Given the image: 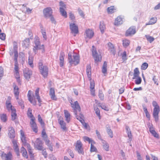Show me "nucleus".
Wrapping results in <instances>:
<instances>
[{
  "label": "nucleus",
  "instance_id": "obj_17",
  "mask_svg": "<svg viewBox=\"0 0 160 160\" xmlns=\"http://www.w3.org/2000/svg\"><path fill=\"white\" fill-rule=\"evenodd\" d=\"M70 28L71 33L73 34L74 36L79 32L78 26L75 23H71L70 24Z\"/></svg>",
  "mask_w": 160,
  "mask_h": 160
},
{
  "label": "nucleus",
  "instance_id": "obj_12",
  "mask_svg": "<svg viewBox=\"0 0 160 160\" xmlns=\"http://www.w3.org/2000/svg\"><path fill=\"white\" fill-rule=\"evenodd\" d=\"M58 121L59 124L61 128L64 132H67L68 131V128L66 126V124L64 121L63 119L61 116H60L58 119Z\"/></svg>",
  "mask_w": 160,
  "mask_h": 160
},
{
  "label": "nucleus",
  "instance_id": "obj_46",
  "mask_svg": "<svg viewBox=\"0 0 160 160\" xmlns=\"http://www.w3.org/2000/svg\"><path fill=\"white\" fill-rule=\"evenodd\" d=\"M121 56L123 62L126 61L127 60V52L126 51H124L121 54Z\"/></svg>",
  "mask_w": 160,
  "mask_h": 160
},
{
  "label": "nucleus",
  "instance_id": "obj_37",
  "mask_svg": "<svg viewBox=\"0 0 160 160\" xmlns=\"http://www.w3.org/2000/svg\"><path fill=\"white\" fill-rule=\"evenodd\" d=\"M40 88H37L35 91V96L36 97V98L38 100V102L39 103L41 102V100L40 98V97L39 95V91Z\"/></svg>",
  "mask_w": 160,
  "mask_h": 160
},
{
  "label": "nucleus",
  "instance_id": "obj_58",
  "mask_svg": "<svg viewBox=\"0 0 160 160\" xmlns=\"http://www.w3.org/2000/svg\"><path fill=\"white\" fill-rule=\"evenodd\" d=\"M108 45L109 47V49L111 51H115L114 47L112 43L110 42H109L108 43Z\"/></svg>",
  "mask_w": 160,
  "mask_h": 160
},
{
  "label": "nucleus",
  "instance_id": "obj_22",
  "mask_svg": "<svg viewBox=\"0 0 160 160\" xmlns=\"http://www.w3.org/2000/svg\"><path fill=\"white\" fill-rule=\"evenodd\" d=\"M12 142L13 145V148L14 151L16 152L17 156H19L20 154L19 148L17 144V141L15 140H13Z\"/></svg>",
  "mask_w": 160,
  "mask_h": 160
},
{
  "label": "nucleus",
  "instance_id": "obj_29",
  "mask_svg": "<svg viewBox=\"0 0 160 160\" xmlns=\"http://www.w3.org/2000/svg\"><path fill=\"white\" fill-rule=\"evenodd\" d=\"M49 95L52 100L56 101L57 98L55 95V91L54 88H51L50 90Z\"/></svg>",
  "mask_w": 160,
  "mask_h": 160
},
{
  "label": "nucleus",
  "instance_id": "obj_61",
  "mask_svg": "<svg viewBox=\"0 0 160 160\" xmlns=\"http://www.w3.org/2000/svg\"><path fill=\"white\" fill-rule=\"evenodd\" d=\"M41 32L43 36V38L45 40H46L47 39V35H46V32L45 30L43 28L41 29Z\"/></svg>",
  "mask_w": 160,
  "mask_h": 160
},
{
  "label": "nucleus",
  "instance_id": "obj_47",
  "mask_svg": "<svg viewBox=\"0 0 160 160\" xmlns=\"http://www.w3.org/2000/svg\"><path fill=\"white\" fill-rule=\"evenodd\" d=\"M60 11L62 16H63L65 18H67V13L63 8L60 7Z\"/></svg>",
  "mask_w": 160,
  "mask_h": 160
},
{
  "label": "nucleus",
  "instance_id": "obj_28",
  "mask_svg": "<svg viewBox=\"0 0 160 160\" xmlns=\"http://www.w3.org/2000/svg\"><path fill=\"white\" fill-rule=\"evenodd\" d=\"M13 92L14 96L17 100L19 99V88L15 84L14 86Z\"/></svg>",
  "mask_w": 160,
  "mask_h": 160
},
{
  "label": "nucleus",
  "instance_id": "obj_21",
  "mask_svg": "<svg viewBox=\"0 0 160 160\" xmlns=\"http://www.w3.org/2000/svg\"><path fill=\"white\" fill-rule=\"evenodd\" d=\"M83 116L82 114H80V116H76V118L78 120L82 123V125L86 129H87L89 127V125L88 123L85 122L84 120L83 119Z\"/></svg>",
  "mask_w": 160,
  "mask_h": 160
},
{
  "label": "nucleus",
  "instance_id": "obj_55",
  "mask_svg": "<svg viewBox=\"0 0 160 160\" xmlns=\"http://www.w3.org/2000/svg\"><path fill=\"white\" fill-rule=\"evenodd\" d=\"M148 64L147 62L143 63L141 66V69L142 70H145L148 68Z\"/></svg>",
  "mask_w": 160,
  "mask_h": 160
},
{
  "label": "nucleus",
  "instance_id": "obj_20",
  "mask_svg": "<svg viewBox=\"0 0 160 160\" xmlns=\"http://www.w3.org/2000/svg\"><path fill=\"white\" fill-rule=\"evenodd\" d=\"M30 124L31 127L33 132L35 133H37L38 131V127L35 122V120L33 119L32 120H30Z\"/></svg>",
  "mask_w": 160,
  "mask_h": 160
},
{
  "label": "nucleus",
  "instance_id": "obj_10",
  "mask_svg": "<svg viewBox=\"0 0 160 160\" xmlns=\"http://www.w3.org/2000/svg\"><path fill=\"white\" fill-rule=\"evenodd\" d=\"M28 99L30 103L34 105H36L37 101L34 95L33 92L30 90L28 91L27 94Z\"/></svg>",
  "mask_w": 160,
  "mask_h": 160
},
{
  "label": "nucleus",
  "instance_id": "obj_14",
  "mask_svg": "<svg viewBox=\"0 0 160 160\" xmlns=\"http://www.w3.org/2000/svg\"><path fill=\"white\" fill-rule=\"evenodd\" d=\"M23 74L26 79L29 81L32 75V71L29 68H26L23 70Z\"/></svg>",
  "mask_w": 160,
  "mask_h": 160
},
{
  "label": "nucleus",
  "instance_id": "obj_40",
  "mask_svg": "<svg viewBox=\"0 0 160 160\" xmlns=\"http://www.w3.org/2000/svg\"><path fill=\"white\" fill-rule=\"evenodd\" d=\"M133 77V79L136 78L137 77H139L140 72L139 69L138 68H135L134 70Z\"/></svg>",
  "mask_w": 160,
  "mask_h": 160
},
{
  "label": "nucleus",
  "instance_id": "obj_11",
  "mask_svg": "<svg viewBox=\"0 0 160 160\" xmlns=\"http://www.w3.org/2000/svg\"><path fill=\"white\" fill-rule=\"evenodd\" d=\"M75 148L76 150L79 154L82 155L84 154V152L83 148L82 147V144L80 140L77 141Z\"/></svg>",
  "mask_w": 160,
  "mask_h": 160
},
{
  "label": "nucleus",
  "instance_id": "obj_15",
  "mask_svg": "<svg viewBox=\"0 0 160 160\" xmlns=\"http://www.w3.org/2000/svg\"><path fill=\"white\" fill-rule=\"evenodd\" d=\"M34 147L35 148L40 151H41L43 148V142L40 138H37L36 139L34 143Z\"/></svg>",
  "mask_w": 160,
  "mask_h": 160
},
{
  "label": "nucleus",
  "instance_id": "obj_36",
  "mask_svg": "<svg viewBox=\"0 0 160 160\" xmlns=\"http://www.w3.org/2000/svg\"><path fill=\"white\" fill-rule=\"evenodd\" d=\"M27 115L29 118H30V120H35V118L32 113V109L29 108H28L27 112Z\"/></svg>",
  "mask_w": 160,
  "mask_h": 160
},
{
  "label": "nucleus",
  "instance_id": "obj_43",
  "mask_svg": "<svg viewBox=\"0 0 160 160\" xmlns=\"http://www.w3.org/2000/svg\"><path fill=\"white\" fill-rule=\"evenodd\" d=\"M14 60L15 61L14 66L18 65V53L17 50H14Z\"/></svg>",
  "mask_w": 160,
  "mask_h": 160
},
{
  "label": "nucleus",
  "instance_id": "obj_4",
  "mask_svg": "<svg viewBox=\"0 0 160 160\" xmlns=\"http://www.w3.org/2000/svg\"><path fill=\"white\" fill-rule=\"evenodd\" d=\"M35 46L33 48V51L36 52L38 50H41L42 52H44L45 51L44 47L43 45H40V42L39 38L38 37H36L34 40Z\"/></svg>",
  "mask_w": 160,
  "mask_h": 160
},
{
  "label": "nucleus",
  "instance_id": "obj_44",
  "mask_svg": "<svg viewBox=\"0 0 160 160\" xmlns=\"http://www.w3.org/2000/svg\"><path fill=\"white\" fill-rule=\"evenodd\" d=\"M38 117L39 122L40 123L42 127L44 128L45 127V123L43 121L41 115L40 114H38Z\"/></svg>",
  "mask_w": 160,
  "mask_h": 160
},
{
  "label": "nucleus",
  "instance_id": "obj_39",
  "mask_svg": "<svg viewBox=\"0 0 160 160\" xmlns=\"http://www.w3.org/2000/svg\"><path fill=\"white\" fill-rule=\"evenodd\" d=\"M99 28L102 33H103L106 29L105 25L103 21H101L100 22L99 24Z\"/></svg>",
  "mask_w": 160,
  "mask_h": 160
},
{
  "label": "nucleus",
  "instance_id": "obj_42",
  "mask_svg": "<svg viewBox=\"0 0 160 160\" xmlns=\"http://www.w3.org/2000/svg\"><path fill=\"white\" fill-rule=\"evenodd\" d=\"M123 46L125 48H127L129 46L130 41L127 39L123 40L122 41Z\"/></svg>",
  "mask_w": 160,
  "mask_h": 160
},
{
  "label": "nucleus",
  "instance_id": "obj_35",
  "mask_svg": "<svg viewBox=\"0 0 160 160\" xmlns=\"http://www.w3.org/2000/svg\"><path fill=\"white\" fill-rule=\"evenodd\" d=\"M157 19L156 17L152 18L149 20L148 23L146 24V26L154 24L157 22Z\"/></svg>",
  "mask_w": 160,
  "mask_h": 160
},
{
  "label": "nucleus",
  "instance_id": "obj_9",
  "mask_svg": "<svg viewBox=\"0 0 160 160\" xmlns=\"http://www.w3.org/2000/svg\"><path fill=\"white\" fill-rule=\"evenodd\" d=\"M20 138L21 142L22 143V145L26 147L27 148H30L31 146L30 144L27 142L26 137L23 131L22 130H20Z\"/></svg>",
  "mask_w": 160,
  "mask_h": 160
},
{
  "label": "nucleus",
  "instance_id": "obj_59",
  "mask_svg": "<svg viewBox=\"0 0 160 160\" xmlns=\"http://www.w3.org/2000/svg\"><path fill=\"white\" fill-rule=\"evenodd\" d=\"M6 34L4 33H2V30L0 29V39L2 40L5 39Z\"/></svg>",
  "mask_w": 160,
  "mask_h": 160
},
{
  "label": "nucleus",
  "instance_id": "obj_50",
  "mask_svg": "<svg viewBox=\"0 0 160 160\" xmlns=\"http://www.w3.org/2000/svg\"><path fill=\"white\" fill-rule=\"evenodd\" d=\"M33 58L32 56H29L28 58V63L32 68H33Z\"/></svg>",
  "mask_w": 160,
  "mask_h": 160
},
{
  "label": "nucleus",
  "instance_id": "obj_53",
  "mask_svg": "<svg viewBox=\"0 0 160 160\" xmlns=\"http://www.w3.org/2000/svg\"><path fill=\"white\" fill-rule=\"evenodd\" d=\"M0 118L1 120L3 122H5L7 120V117L6 114H2L0 115Z\"/></svg>",
  "mask_w": 160,
  "mask_h": 160
},
{
  "label": "nucleus",
  "instance_id": "obj_7",
  "mask_svg": "<svg viewBox=\"0 0 160 160\" xmlns=\"http://www.w3.org/2000/svg\"><path fill=\"white\" fill-rule=\"evenodd\" d=\"M68 59L69 62L72 65H76L79 62V57L77 55H73L72 57L71 54L69 53L68 54Z\"/></svg>",
  "mask_w": 160,
  "mask_h": 160
},
{
  "label": "nucleus",
  "instance_id": "obj_5",
  "mask_svg": "<svg viewBox=\"0 0 160 160\" xmlns=\"http://www.w3.org/2000/svg\"><path fill=\"white\" fill-rule=\"evenodd\" d=\"M71 107L72 108L76 116H79V114H81V108L77 101L73 102L72 100L70 102Z\"/></svg>",
  "mask_w": 160,
  "mask_h": 160
},
{
  "label": "nucleus",
  "instance_id": "obj_34",
  "mask_svg": "<svg viewBox=\"0 0 160 160\" xmlns=\"http://www.w3.org/2000/svg\"><path fill=\"white\" fill-rule=\"evenodd\" d=\"M87 74L89 80H91V68L90 65L87 66L86 69Z\"/></svg>",
  "mask_w": 160,
  "mask_h": 160
},
{
  "label": "nucleus",
  "instance_id": "obj_56",
  "mask_svg": "<svg viewBox=\"0 0 160 160\" xmlns=\"http://www.w3.org/2000/svg\"><path fill=\"white\" fill-rule=\"evenodd\" d=\"M115 10V8L113 6H111L108 7L107 9L108 12L109 13H112L114 12Z\"/></svg>",
  "mask_w": 160,
  "mask_h": 160
},
{
  "label": "nucleus",
  "instance_id": "obj_23",
  "mask_svg": "<svg viewBox=\"0 0 160 160\" xmlns=\"http://www.w3.org/2000/svg\"><path fill=\"white\" fill-rule=\"evenodd\" d=\"M94 33L93 31L91 29H87L85 32L86 38L90 39L94 36Z\"/></svg>",
  "mask_w": 160,
  "mask_h": 160
},
{
  "label": "nucleus",
  "instance_id": "obj_62",
  "mask_svg": "<svg viewBox=\"0 0 160 160\" xmlns=\"http://www.w3.org/2000/svg\"><path fill=\"white\" fill-rule=\"evenodd\" d=\"M42 151V154L43 155L45 158H46L48 156V153L46 150L45 148H43Z\"/></svg>",
  "mask_w": 160,
  "mask_h": 160
},
{
  "label": "nucleus",
  "instance_id": "obj_26",
  "mask_svg": "<svg viewBox=\"0 0 160 160\" xmlns=\"http://www.w3.org/2000/svg\"><path fill=\"white\" fill-rule=\"evenodd\" d=\"M90 81V91L91 94L93 95H95V90L94 89L95 87V83L94 80H89Z\"/></svg>",
  "mask_w": 160,
  "mask_h": 160
},
{
  "label": "nucleus",
  "instance_id": "obj_1",
  "mask_svg": "<svg viewBox=\"0 0 160 160\" xmlns=\"http://www.w3.org/2000/svg\"><path fill=\"white\" fill-rule=\"evenodd\" d=\"M8 101L6 102V105L7 109L8 111H11V119L12 120H15L17 118V114L16 113V110L14 107H13L10 103V101L11 100V98L8 97Z\"/></svg>",
  "mask_w": 160,
  "mask_h": 160
},
{
  "label": "nucleus",
  "instance_id": "obj_63",
  "mask_svg": "<svg viewBox=\"0 0 160 160\" xmlns=\"http://www.w3.org/2000/svg\"><path fill=\"white\" fill-rule=\"evenodd\" d=\"M67 152H68V153L69 154V155L72 158H73L74 157V155L73 153V152L72 151V150L70 149H68L67 150Z\"/></svg>",
  "mask_w": 160,
  "mask_h": 160
},
{
  "label": "nucleus",
  "instance_id": "obj_13",
  "mask_svg": "<svg viewBox=\"0 0 160 160\" xmlns=\"http://www.w3.org/2000/svg\"><path fill=\"white\" fill-rule=\"evenodd\" d=\"M136 28L135 26L130 27L125 32V35L126 37L131 36L136 33Z\"/></svg>",
  "mask_w": 160,
  "mask_h": 160
},
{
  "label": "nucleus",
  "instance_id": "obj_8",
  "mask_svg": "<svg viewBox=\"0 0 160 160\" xmlns=\"http://www.w3.org/2000/svg\"><path fill=\"white\" fill-rule=\"evenodd\" d=\"M92 56L96 63H98L101 61L102 57L101 54H98L96 49L94 46H92Z\"/></svg>",
  "mask_w": 160,
  "mask_h": 160
},
{
  "label": "nucleus",
  "instance_id": "obj_49",
  "mask_svg": "<svg viewBox=\"0 0 160 160\" xmlns=\"http://www.w3.org/2000/svg\"><path fill=\"white\" fill-rule=\"evenodd\" d=\"M143 111L145 114L148 120H150V115L147 110V108L145 107H143Z\"/></svg>",
  "mask_w": 160,
  "mask_h": 160
},
{
  "label": "nucleus",
  "instance_id": "obj_32",
  "mask_svg": "<svg viewBox=\"0 0 160 160\" xmlns=\"http://www.w3.org/2000/svg\"><path fill=\"white\" fill-rule=\"evenodd\" d=\"M126 129L128 137L130 141L131 142L132 140V136L130 129L128 126H126Z\"/></svg>",
  "mask_w": 160,
  "mask_h": 160
},
{
  "label": "nucleus",
  "instance_id": "obj_38",
  "mask_svg": "<svg viewBox=\"0 0 160 160\" xmlns=\"http://www.w3.org/2000/svg\"><path fill=\"white\" fill-rule=\"evenodd\" d=\"M149 131L153 136L157 138H159L158 134L155 131L154 129L152 127H151L149 128Z\"/></svg>",
  "mask_w": 160,
  "mask_h": 160
},
{
  "label": "nucleus",
  "instance_id": "obj_25",
  "mask_svg": "<svg viewBox=\"0 0 160 160\" xmlns=\"http://www.w3.org/2000/svg\"><path fill=\"white\" fill-rule=\"evenodd\" d=\"M122 18L121 16H119L115 18L114 22V24L116 26H118L122 24Z\"/></svg>",
  "mask_w": 160,
  "mask_h": 160
},
{
  "label": "nucleus",
  "instance_id": "obj_19",
  "mask_svg": "<svg viewBox=\"0 0 160 160\" xmlns=\"http://www.w3.org/2000/svg\"><path fill=\"white\" fill-rule=\"evenodd\" d=\"M1 157L2 158L4 159L5 160H12L13 156L12 152H10L7 154L5 153L4 152H2Z\"/></svg>",
  "mask_w": 160,
  "mask_h": 160
},
{
  "label": "nucleus",
  "instance_id": "obj_64",
  "mask_svg": "<svg viewBox=\"0 0 160 160\" xmlns=\"http://www.w3.org/2000/svg\"><path fill=\"white\" fill-rule=\"evenodd\" d=\"M18 102L19 105L21 106V108L23 109L24 107L23 101L22 100H19Z\"/></svg>",
  "mask_w": 160,
  "mask_h": 160
},
{
  "label": "nucleus",
  "instance_id": "obj_27",
  "mask_svg": "<svg viewBox=\"0 0 160 160\" xmlns=\"http://www.w3.org/2000/svg\"><path fill=\"white\" fill-rule=\"evenodd\" d=\"M64 116L65 120L68 123H69L71 120V114L67 110H64Z\"/></svg>",
  "mask_w": 160,
  "mask_h": 160
},
{
  "label": "nucleus",
  "instance_id": "obj_52",
  "mask_svg": "<svg viewBox=\"0 0 160 160\" xmlns=\"http://www.w3.org/2000/svg\"><path fill=\"white\" fill-rule=\"evenodd\" d=\"M94 109L99 119H101V116L100 114V111L99 109L96 107H94Z\"/></svg>",
  "mask_w": 160,
  "mask_h": 160
},
{
  "label": "nucleus",
  "instance_id": "obj_60",
  "mask_svg": "<svg viewBox=\"0 0 160 160\" xmlns=\"http://www.w3.org/2000/svg\"><path fill=\"white\" fill-rule=\"evenodd\" d=\"M135 80V83L136 84L138 85L140 84L142 82V79L140 77H137Z\"/></svg>",
  "mask_w": 160,
  "mask_h": 160
},
{
  "label": "nucleus",
  "instance_id": "obj_33",
  "mask_svg": "<svg viewBox=\"0 0 160 160\" xmlns=\"http://www.w3.org/2000/svg\"><path fill=\"white\" fill-rule=\"evenodd\" d=\"M102 146L103 149L106 151L109 150V146L108 143L105 141L102 140Z\"/></svg>",
  "mask_w": 160,
  "mask_h": 160
},
{
  "label": "nucleus",
  "instance_id": "obj_16",
  "mask_svg": "<svg viewBox=\"0 0 160 160\" xmlns=\"http://www.w3.org/2000/svg\"><path fill=\"white\" fill-rule=\"evenodd\" d=\"M18 65L14 66V74L17 80V81L19 84L21 85V80L19 72Z\"/></svg>",
  "mask_w": 160,
  "mask_h": 160
},
{
  "label": "nucleus",
  "instance_id": "obj_31",
  "mask_svg": "<svg viewBox=\"0 0 160 160\" xmlns=\"http://www.w3.org/2000/svg\"><path fill=\"white\" fill-rule=\"evenodd\" d=\"M126 129L128 137L130 141L131 142L132 140V136L130 129L128 126H126Z\"/></svg>",
  "mask_w": 160,
  "mask_h": 160
},
{
  "label": "nucleus",
  "instance_id": "obj_51",
  "mask_svg": "<svg viewBox=\"0 0 160 160\" xmlns=\"http://www.w3.org/2000/svg\"><path fill=\"white\" fill-rule=\"evenodd\" d=\"M107 131L108 134L109 136L111 138H112L113 136V132L111 129H110V127H107Z\"/></svg>",
  "mask_w": 160,
  "mask_h": 160
},
{
  "label": "nucleus",
  "instance_id": "obj_2",
  "mask_svg": "<svg viewBox=\"0 0 160 160\" xmlns=\"http://www.w3.org/2000/svg\"><path fill=\"white\" fill-rule=\"evenodd\" d=\"M152 105L154 107L152 113L153 116L156 122L159 120V113L160 111V108L157 102L155 101L152 102Z\"/></svg>",
  "mask_w": 160,
  "mask_h": 160
},
{
  "label": "nucleus",
  "instance_id": "obj_6",
  "mask_svg": "<svg viewBox=\"0 0 160 160\" xmlns=\"http://www.w3.org/2000/svg\"><path fill=\"white\" fill-rule=\"evenodd\" d=\"M84 141L85 142L87 141L91 144L90 151L91 152H97V149L94 146L96 142L92 139L87 136H84L83 138Z\"/></svg>",
  "mask_w": 160,
  "mask_h": 160
},
{
  "label": "nucleus",
  "instance_id": "obj_57",
  "mask_svg": "<svg viewBox=\"0 0 160 160\" xmlns=\"http://www.w3.org/2000/svg\"><path fill=\"white\" fill-rule=\"evenodd\" d=\"M43 128V130L42 132V137L43 138V139L48 138V136L47 135L46 132L45 127Z\"/></svg>",
  "mask_w": 160,
  "mask_h": 160
},
{
  "label": "nucleus",
  "instance_id": "obj_48",
  "mask_svg": "<svg viewBox=\"0 0 160 160\" xmlns=\"http://www.w3.org/2000/svg\"><path fill=\"white\" fill-rule=\"evenodd\" d=\"M27 148L28 152L30 158L31 159H33L34 157V154L33 153V152L32 151V147L31 146L30 148Z\"/></svg>",
  "mask_w": 160,
  "mask_h": 160
},
{
  "label": "nucleus",
  "instance_id": "obj_3",
  "mask_svg": "<svg viewBox=\"0 0 160 160\" xmlns=\"http://www.w3.org/2000/svg\"><path fill=\"white\" fill-rule=\"evenodd\" d=\"M38 68L40 74L44 78H47L48 74V68L46 66H43L41 62L38 63Z\"/></svg>",
  "mask_w": 160,
  "mask_h": 160
},
{
  "label": "nucleus",
  "instance_id": "obj_54",
  "mask_svg": "<svg viewBox=\"0 0 160 160\" xmlns=\"http://www.w3.org/2000/svg\"><path fill=\"white\" fill-rule=\"evenodd\" d=\"M107 62L105 61L103 63V65L102 66V72L105 73L107 72Z\"/></svg>",
  "mask_w": 160,
  "mask_h": 160
},
{
  "label": "nucleus",
  "instance_id": "obj_18",
  "mask_svg": "<svg viewBox=\"0 0 160 160\" xmlns=\"http://www.w3.org/2000/svg\"><path fill=\"white\" fill-rule=\"evenodd\" d=\"M43 12L44 17L48 18L52 15L53 12L51 8L47 7L43 10Z\"/></svg>",
  "mask_w": 160,
  "mask_h": 160
},
{
  "label": "nucleus",
  "instance_id": "obj_30",
  "mask_svg": "<svg viewBox=\"0 0 160 160\" xmlns=\"http://www.w3.org/2000/svg\"><path fill=\"white\" fill-rule=\"evenodd\" d=\"M65 57L64 53L63 52H61L59 57L60 65L62 67L64 65V60Z\"/></svg>",
  "mask_w": 160,
  "mask_h": 160
},
{
  "label": "nucleus",
  "instance_id": "obj_45",
  "mask_svg": "<svg viewBox=\"0 0 160 160\" xmlns=\"http://www.w3.org/2000/svg\"><path fill=\"white\" fill-rule=\"evenodd\" d=\"M145 37L147 40L150 43L152 42L155 40V38L154 37L148 35H145Z\"/></svg>",
  "mask_w": 160,
  "mask_h": 160
},
{
  "label": "nucleus",
  "instance_id": "obj_24",
  "mask_svg": "<svg viewBox=\"0 0 160 160\" xmlns=\"http://www.w3.org/2000/svg\"><path fill=\"white\" fill-rule=\"evenodd\" d=\"M8 136L10 138L14 139L15 137V132L14 129L12 127L9 128Z\"/></svg>",
  "mask_w": 160,
  "mask_h": 160
},
{
  "label": "nucleus",
  "instance_id": "obj_41",
  "mask_svg": "<svg viewBox=\"0 0 160 160\" xmlns=\"http://www.w3.org/2000/svg\"><path fill=\"white\" fill-rule=\"evenodd\" d=\"M21 152L22 153V156L26 158H28V156L26 149L23 146H22L21 148Z\"/></svg>",
  "mask_w": 160,
  "mask_h": 160
}]
</instances>
